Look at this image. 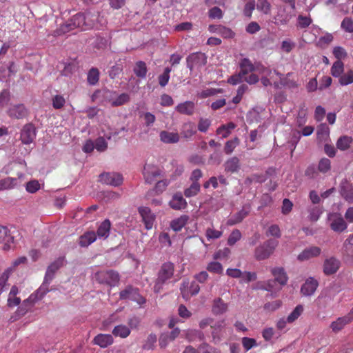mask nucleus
I'll list each match as a JSON object with an SVG mask.
<instances>
[{
	"label": "nucleus",
	"mask_w": 353,
	"mask_h": 353,
	"mask_svg": "<svg viewBox=\"0 0 353 353\" xmlns=\"http://www.w3.org/2000/svg\"><path fill=\"white\" fill-rule=\"evenodd\" d=\"M133 72L137 77L142 79H145L148 72L146 63L143 61L136 62L133 68Z\"/></svg>",
	"instance_id": "obj_34"
},
{
	"label": "nucleus",
	"mask_w": 353,
	"mask_h": 353,
	"mask_svg": "<svg viewBox=\"0 0 353 353\" xmlns=\"http://www.w3.org/2000/svg\"><path fill=\"white\" fill-rule=\"evenodd\" d=\"M52 101V106L54 109H61L65 103V98L60 94H57L53 97Z\"/></svg>",
	"instance_id": "obj_57"
},
{
	"label": "nucleus",
	"mask_w": 353,
	"mask_h": 353,
	"mask_svg": "<svg viewBox=\"0 0 353 353\" xmlns=\"http://www.w3.org/2000/svg\"><path fill=\"white\" fill-rule=\"evenodd\" d=\"M309 219L312 221H316L323 213V209L319 206H314L308 210Z\"/></svg>",
	"instance_id": "obj_48"
},
{
	"label": "nucleus",
	"mask_w": 353,
	"mask_h": 353,
	"mask_svg": "<svg viewBox=\"0 0 353 353\" xmlns=\"http://www.w3.org/2000/svg\"><path fill=\"white\" fill-rule=\"evenodd\" d=\"M352 142V137L348 136H342L338 139L336 142V147L340 150L345 151L350 147Z\"/></svg>",
	"instance_id": "obj_44"
},
{
	"label": "nucleus",
	"mask_w": 353,
	"mask_h": 353,
	"mask_svg": "<svg viewBox=\"0 0 353 353\" xmlns=\"http://www.w3.org/2000/svg\"><path fill=\"white\" fill-rule=\"evenodd\" d=\"M224 170L227 173H235L239 171L241 164L239 159L236 157H232L225 161L223 164Z\"/></svg>",
	"instance_id": "obj_21"
},
{
	"label": "nucleus",
	"mask_w": 353,
	"mask_h": 353,
	"mask_svg": "<svg viewBox=\"0 0 353 353\" xmlns=\"http://www.w3.org/2000/svg\"><path fill=\"white\" fill-rule=\"evenodd\" d=\"M241 232L240 230L235 229L232 230L228 239V244L230 246L234 245L237 241L241 239Z\"/></svg>",
	"instance_id": "obj_53"
},
{
	"label": "nucleus",
	"mask_w": 353,
	"mask_h": 353,
	"mask_svg": "<svg viewBox=\"0 0 353 353\" xmlns=\"http://www.w3.org/2000/svg\"><path fill=\"white\" fill-rule=\"evenodd\" d=\"M119 299L121 300H130L139 305L145 303L146 300L140 294L139 289L132 285H128L119 292Z\"/></svg>",
	"instance_id": "obj_7"
},
{
	"label": "nucleus",
	"mask_w": 353,
	"mask_h": 353,
	"mask_svg": "<svg viewBox=\"0 0 353 353\" xmlns=\"http://www.w3.org/2000/svg\"><path fill=\"white\" fill-rule=\"evenodd\" d=\"M350 322V321L349 317H347L346 316L339 317L335 321H333L331 323L330 327L333 332H336L342 330L345 325H346Z\"/></svg>",
	"instance_id": "obj_38"
},
{
	"label": "nucleus",
	"mask_w": 353,
	"mask_h": 353,
	"mask_svg": "<svg viewBox=\"0 0 353 353\" xmlns=\"http://www.w3.org/2000/svg\"><path fill=\"white\" fill-rule=\"evenodd\" d=\"M303 311V307L301 305H298L293 311L288 316V323H292L296 321L302 314Z\"/></svg>",
	"instance_id": "obj_46"
},
{
	"label": "nucleus",
	"mask_w": 353,
	"mask_h": 353,
	"mask_svg": "<svg viewBox=\"0 0 353 353\" xmlns=\"http://www.w3.org/2000/svg\"><path fill=\"white\" fill-rule=\"evenodd\" d=\"M207 56L201 52H196L190 54L186 57L187 68L192 71L194 69H200L207 63Z\"/></svg>",
	"instance_id": "obj_8"
},
{
	"label": "nucleus",
	"mask_w": 353,
	"mask_h": 353,
	"mask_svg": "<svg viewBox=\"0 0 353 353\" xmlns=\"http://www.w3.org/2000/svg\"><path fill=\"white\" fill-rule=\"evenodd\" d=\"M172 71V69L170 67H166L164 69L163 74L159 76V83L161 87H165L170 79V73Z\"/></svg>",
	"instance_id": "obj_52"
},
{
	"label": "nucleus",
	"mask_w": 353,
	"mask_h": 353,
	"mask_svg": "<svg viewBox=\"0 0 353 353\" xmlns=\"http://www.w3.org/2000/svg\"><path fill=\"white\" fill-rule=\"evenodd\" d=\"M186 340L189 342H194L196 341H200L205 342V334L200 330L189 329L185 331Z\"/></svg>",
	"instance_id": "obj_29"
},
{
	"label": "nucleus",
	"mask_w": 353,
	"mask_h": 353,
	"mask_svg": "<svg viewBox=\"0 0 353 353\" xmlns=\"http://www.w3.org/2000/svg\"><path fill=\"white\" fill-rule=\"evenodd\" d=\"M99 181L102 183L117 187L122 184L123 178L119 173L106 172L99 175Z\"/></svg>",
	"instance_id": "obj_11"
},
{
	"label": "nucleus",
	"mask_w": 353,
	"mask_h": 353,
	"mask_svg": "<svg viewBox=\"0 0 353 353\" xmlns=\"http://www.w3.org/2000/svg\"><path fill=\"white\" fill-rule=\"evenodd\" d=\"M272 274L274 277V280L281 286L286 285L288 277L285 270L283 268L276 267L271 270Z\"/></svg>",
	"instance_id": "obj_25"
},
{
	"label": "nucleus",
	"mask_w": 353,
	"mask_h": 353,
	"mask_svg": "<svg viewBox=\"0 0 353 353\" xmlns=\"http://www.w3.org/2000/svg\"><path fill=\"white\" fill-rule=\"evenodd\" d=\"M344 65L341 61H336L331 68V74L334 77H339L343 72Z\"/></svg>",
	"instance_id": "obj_45"
},
{
	"label": "nucleus",
	"mask_w": 353,
	"mask_h": 353,
	"mask_svg": "<svg viewBox=\"0 0 353 353\" xmlns=\"http://www.w3.org/2000/svg\"><path fill=\"white\" fill-rule=\"evenodd\" d=\"M250 206L244 205L241 210L231 216L227 221V225L232 226L241 223L250 213Z\"/></svg>",
	"instance_id": "obj_17"
},
{
	"label": "nucleus",
	"mask_w": 353,
	"mask_h": 353,
	"mask_svg": "<svg viewBox=\"0 0 353 353\" xmlns=\"http://www.w3.org/2000/svg\"><path fill=\"white\" fill-rule=\"evenodd\" d=\"M99 71L97 68H92L88 72L87 81L90 85H95L99 80Z\"/></svg>",
	"instance_id": "obj_41"
},
{
	"label": "nucleus",
	"mask_w": 353,
	"mask_h": 353,
	"mask_svg": "<svg viewBox=\"0 0 353 353\" xmlns=\"http://www.w3.org/2000/svg\"><path fill=\"white\" fill-rule=\"evenodd\" d=\"M330 128L326 123H321L317 128V135L320 139H326L329 137Z\"/></svg>",
	"instance_id": "obj_49"
},
{
	"label": "nucleus",
	"mask_w": 353,
	"mask_h": 353,
	"mask_svg": "<svg viewBox=\"0 0 353 353\" xmlns=\"http://www.w3.org/2000/svg\"><path fill=\"white\" fill-rule=\"evenodd\" d=\"M76 28L85 30V19L83 13L79 12L74 15L69 21L61 26L63 32H67Z\"/></svg>",
	"instance_id": "obj_9"
},
{
	"label": "nucleus",
	"mask_w": 353,
	"mask_h": 353,
	"mask_svg": "<svg viewBox=\"0 0 353 353\" xmlns=\"http://www.w3.org/2000/svg\"><path fill=\"white\" fill-rule=\"evenodd\" d=\"M222 234V231L216 230L213 228H208L205 231V236L208 240L219 239Z\"/></svg>",
	"instance_id": "obj_61"
},
{
	"label": "nucleus",
	"mask_w": 353,
	"mask_h": 353,
	"mask_svg": "<svg viewBox=\"0 0 353 353\" xmlns=\"http://www.w3.org/2000/svg\"><path fill=\"white\" fill-rule=\"evenodd\" d=\"M279 241L275 239H268L255 249L254 256L256 260L262 261L269 258L277 247Z\"/></svg>",
	"instance_id": "obj_3"
},
{
	"label": "nucleus",
	"mask_w": 353,
	"mask_h": 353,
	"mask_svg": "<svg viewBox=\"0 0 353 353\" xmlns=\"http://www.w3.org/2000/svg\"><path fill=\"white\" fill-rule=\"evenodd\" d=\"M225 327L224 320L216 322L214 325H211L212 328V342L217 343L221 341L222 339V330Z\"/></svg>",
	"instance_id": "obj_26"
},
{
	"label": "nucleus",
	"mask_w": 353,
	"mask_h": 353,
	"mask_svg": "<svg viewBox=\"0 0 353 353\" xmlns=\"http://www.w3.org/2000/svg\"><path fill=\"white\" fill-rule=\"evenodd\" d=\"M339 82L341 85H347L353 83V71L350 70L346 74L341 75Z\"/></svg>",
	"instance_id": "obj_56"
},
{
	"label": "nucleus",
	"mask_w": 353,
	"mask_h": 353,
	"mask_svg": "<svg viewBox=\"0 0 353 353\" xmlns=\"http://www.w3.org/2000/svg\"><path fill=\"white\" fill-rule=\"evenodd\" d=\"M130 101V95L127 93H122L119 95L115 99L112 100V106H120L125 104Z\"/></svg>",
	"instance_id": "obj_47"
},
{
	"label": "nucleus",
	"mask_w": 353,
	"mask_h": 353,
	"mask_svg": "<svg viewBox=\"0 0 353 353\" xmlns=\"http://www.w3.org/2000/svg\"><path fill=\"white\" fill-rule=\"evenodd\" d=\"M97 240V234L94 231L85 232L80 236L79 245L82 248H87Z\"/></svg>",
	"instance_id": "obj_27"
},
{
	"label": "nucleus",
	"mask_w": 353,
	"mask_h": 353,
	"mask_svg": "<svg viewBox=\"0 0 353 353\" xmlns=\"http://www.w3.org/2000/svg\"><path fill=\"white\" fill-rule=\"evenodd\" d=\"M239 144V139L237 137L234 138L232 140H229L225 143L224 147V152L227 154H230L235 148Z\"/></svg>",
	"instance_id": "obj_51"
},
{
	"label": "nucleus",
	"mask_w": 353,
	"mask_h": 353,
	"mask_svg": "<svg viewBox=\"0 0 353 353\" xmlns=\"http://www.w3.org/2000/svg\"><path fill=\"white\" fill-rule=\"evenodd\" d=\"M195 104L191 101H186L183 103H181L178 104L175 108L176 112L185 115L193 114Z\"/></svg>",
	"instance_id": "obj_28"
},
{
	"label": "nucleus",
	"mask_w": 353,
	"mask_h": 353,
	"mask_svg": "<svg viewBox=\"0 0 353 353\" xmlns=\"http://www.w3.org/2000/svg\"><path fill=\"white\" fill-rule=\"evenodd\" d=\"M207 270L215 274H221L223 270L222 265L216 261L210 262L207 266Z\"/></svg>",
	"instance_id": "obj_55"
},
{
	"label": "nucleus",
	"mask_w": 353,
	"mask_h": 353,
	"mask_svg": "<svg viewBox=\"0 0 353 353\" xmlns=\"http://www.w3.org/2000/svg\"><path fill=\"white\" fill-rule=\"evenodd\" d=\"M43 296L37 294V290L32 294L27 299L24 300L22 304L17 308L15 314L11 316L10 321H15L21 316H23L30 309L33 304L39 300H41Z\"/></svg>",
	"instance_id": "obj_5"
},
{
	"label": "nucleus",
	"mask_w": 353,
	"mask_h": 353,
	"mask_svg": "<svg viewBox=\"0 0 353 353\" xmlns=\"http://www.w3.org/2000/svg\"><path fill=\"white\" fill-rule=\"evenodd\" d=\"M40 189V183L37 180H32L26 183V190L28 192L33 194Z\"/></svg>",
	"instance_id": "obj_59"
},
{
	"label": "nucleus",
	"mask_w": 353,
	"mask_h": 353,
	"mask_svg": "<svg viewBox=\"0 0 353 353\" xmlns=\"http://www.w3.org/2000/svg\"><path fill=\"white\" fill-rule=\"evenodd\" d=\"M319 286V282L313 277L307 279L301 288V292L303 296H310L314 294Z\"/></svg>",
	"instance_id": "obj_18"
},
{
	"label": "nucleus",
	"mask_w": 353,
	"mask_h": 353,
	"mask_svg": "<svg viewBox=\"0 0 353 353\" xmlns=\"http://www.w3.org/2000/svg\"><path fill=\"white\" fill-rule=\"evenodd\" d=\"M169 205L171 208L176 210H181L187 207V202L181 192H177L173 195Z\"/></svg>",
	"instance_id": "obj_23"
},
{
	"label": "nucleus",
	"mask_w": 353,
	"mask_h": 353,
	"mask_svg": "<svg viewBox=\"0 0 353 353\" xmlns=\"http://www.w3.org/2000/svg\"><path fill=\"white\" fill-rule=\"evenodd\" d=\"M159 137L161 141L165 143H176L179 141V135L176 132L162 131Z\"/></svg>",
	"instance_id": "obj_32"
},
{
	"label": "nucleus",
	"mask_w": 353,
	"mask_h": 353,
	"mask_svg": "<svg viewBox=\"0 0 353 353\" xmlns=\"http://www.w3.org/2000/svg\"><path fill=\"white\" fill-rule=\"evenodd\" d=\"M228 310V304L224 303L221 299L218 298L214 301L212 312L217 315L225 312Z\"/></svg>",
	"instance_id": "obj_39"
},
{
	"label": "nucleus",
	"mask_w": 353,
	"mask_h": 353,
	"mask_svg": "<svg viewBox=\"0 0 353 353\" xmlns=\"http://www.w3.org/2000/svg\"><path fill=\"white\" fill-rule=\"evenodd\" d=\"M112 332L116 337L125 339L130 334L131 331L128 326L121 324L115 326Z\"/></svg>",
	"instance_id": "obj_36"
},
{
	"label": "nucleus",
	"mask_w": 353,
	"mask_h": 353,
	"mask_svg": "<svg viewBox=\"0 0 353 353\" xmlns=\"http://www.w3.org/2000/svg\"><path fill=\"white\" fill-rule=\"evenodd\" d=\"M161 170L153 164H145L143 170V175L145 183L151 184L156 178L161 175Z\"/></svg>",
	"instance_id": "obj_14"
},
{
	"label": "nucleus",
	"mask_w": 353,
	"mask_h": 353,
	"mask_svg": "<svg viewBox=\"0 0 353 353\" xmlns=\"http://www.w3.org/2000/svg\"><path fill=\"white\" fill-rule=\"evenodd\" d=\"M332 168L331 161L325 157L321 158L317 165L318 171L322 174L328 173Z\"/></svg>",
	"instance_id": "obj_40"
},
{
	"label": "nucleus",
	"mask_w": 353,
	"mask_h": 353,
	"mask_svg": "<svg viewBox=\"0 0 353 353\" xmlns=\"http://www.w3.org/2000/svg\"><path fill=\"white\" fill-rule=\"evenodd\" d=\"M321 253V249L317 246H311L304 249L297 256L300 261L309 260L311 258L316 257Z\"/></svg>",
	"instance_id": "obj_19"
},
{
	"label": "nucleus",
	"mask_w": 353,
	"mask_h": 353,
	"mask_svg": "<svg viewBox=\"0 0 353 353\" xmlns=\"http://www.w3.org/2000/svg\"><path fill=\"white\" fill-rule=\"evenodd\" d=\"M174 272V265L171 262L163 263L158 272L157 278L154 285V292L159 293L163 285L173 276Z\"/></svg>",
	"instance_id": "obj_2"
},
{
	"label": "nucleus",
	"mask_w": 353,
	"mask_h": 353,
	"mask_svg": "<svg viewBox=\"0 0 353 353\" xmlns=\"http://www.w3.org/2000/svg\"><path fill=\"white\" fill-rule=\"evenodd\" d=\"M240 71L239 74L244 78L248 73L252 72L254 70V66L247 58L243 59L240 62Z\"/></svg>",
	"instance_id": "obj_33"
},
{
	"label": "nucleus",
	"mask_w": 353,
	"mask_h": 353,
	"mask_svg": "<svg viewBox=\"0 0 353 353\" xmlns=\"http://www.w3.org/2000/svg\"><path fill=\"white\" fill-rule=\"evenodd\" d=\"M17 183V179L7 177L0 180V191L13 188Z\"/></svg>",
	"instance_id": "obj_43"
},
{
	"label": "nucleus",
	"mask_w": 353,
	"mask_h": 353,
	"mask_svg": "<svg viewBox=\"0 0 353 353\" xmlns=\"http://www.w3.org/2000/svg\"><path fill=\"white\" fill-rule=\"evenodd\" d=\"M37 130L32 123L26 124L21 131L20 139L23 144L29 145L36 139Z\"/></svg>",
	"instance_id": "obj_12"
},
{
	"label": "nucleus",
	"mask_w": 353,
	"mask_h": 353,
	"mask_svg": "<svg viewBox=\"0 0 353 353\" xmlns=\"http://www.w3.org/2000/svg\"><path fill=\"white\" fill-rule=\"evenodd\" d=\"M94 144L95 149L99 152H103L108 148V143L105 141V139L102 137H98L95 140Z\"/></svg>",
	"instance_id": "obj_58"
},
{
	"label": "nucleus",
	"mask_w": 353,
	"mask_h": 353,
	"mask_svg": "<svg viewBox=\"0 0 353 353\" xmlns=\"http://www.w3.org/2000/svg\"><path fill=\"white\" fill-rule=\"evenodd\" d=\"M96 280L100 283H105L110 286H116L119 281V274L114 270H102L95 274Z\"/></svg>",
	"instance_id": "obj_6"
},
{
	"label": "nucleus",
	"mask_w": 353,
	"mask_h": 353,
	"mask_svg": "<svg viewBox=\"0 0 353 353\" xmlns=\"http://www.w3.org/2000/svg\"><path fill=\"white\" fill-rule=\"evenodd\" d=\"M114 342L113 337L109 334H99L93 339V343L102 348H105Z\"/></svg>",
	"instance_id": "obj_24"
},
{
	"label": "nucleus",
	"mask_w": 353,
	"mask_h": 353,
	"mask_svg": "<svg viewBox=\"0 0 353 353\" xmlns=\"http://www.w3.org/2000/svg\"><path fill=\"white\" fill-rule=\"evenodd\" d=\"M341 27L347 32H353V20L350 17L344 18L341 22Z\"/></svg>",
	"instance_id": "obj_63"
},
{
	"label": "nucleus",
	"mask_w": 353,
	"mask_h": 353,
	"mask_svg": "<svg viewBox=\"0 0 353 353\" xmlns=\"http://www.w3.org/2000/svg\"><path fill=\"white\" fill-rule=\"evenodd\" d=\"M14 243V237L11 235L9 230L4 226L0 225V243H3V250H8L11 244Z\"/></svg>",
	"instance_id": "obj_20"
},
{
	"label": "nucleus",
	"mask_w": 353,
	"mask_h": 353,
	"mask_svg": "<svg viewBox=\"0 0 353 353\" xmlns=\"http://www.w3.org/2000/svg\"><path fill=\"white\" fill-rule=\"evenodd\" d=\"M327 219L330 223V228L336 232H343L347 228V223L339 213H329Z\"/></svg>",
	"instance_id": "obj_10"
},
{
	"label": "nucleus",
	"mask_w": 353,
	"mask_h": 353,
	"mask_svg": "<svg viewBox=\"0 0 353 353\" xmlns=\"http://www.w3.org/2000/svg\"><path fill=\"white\" fill-rule=\"evenodd\" d=\"M7 112L10 117L17 119L24 118L28 114L27 108L21 103L10 105Z\"/></svg>",
	"instance_id": "obj_16"
},
{
	"label": "nucleus",
	"mask_w": 353,
	"mask_h": 353,
	"mask_svg": "<svg viewBox=\"0 0 353 353\" xmlns=\"http://www.w3.org/2000/svg\"><path fill=\"white\" fill-rule=\"evenodd\" d=\"M201 185L199 182L192 183V184L184 190V195L185 197L190 198L195 196L200 192Z\"/></svg>",
	"instance_id": "obj_42"
},
{
	"label": "nucleus",
	"mask_w": 353,
	"mask_h": 353,
	"mask_svg": "<svg viewBox=\"0 0 353 353\" xmlns=\"http://www.w3.org/2000/svg\"><path fill=\"white\" fill-rule=\"evenodd\" d=\"M340 266V261L334 256H330L325 259L323 265V272L326 276L332 275L337 272Z\"/></svg>",
	"instance_id": "obj_13"
},
{
	"label": "nucleus",
	"mask_w": 353,
	"mask_h": 353,
	"mask_svg": "<svg viewBox=\"0 0 353 353\" xmlns=\"http://www.w3.org/2000/svg\"><path fill=\"white\" fill-rule=\"evenodd\" d=\"M169 183L170 182L167 179L159 181L154 188V191L157 194H161L165 190Z\"/></svg>",
	"instance_id": "obj_64"
},
{
	"label": "nucleus",
	"mask_w": 353,
	"mask_h": 353,
	"mask_svg": "<svg viewBox=\"0 0 353 353\" xmlns=\"http://www.w3.org/2000/svg\"><path fill=\"white\" fill-rule=\"evenodd\" d=\"M199 353H220L217 349L211 347L206 342H203L198 347Z\"/></svg>",
	"instance_id": "obj_54"
},
{
	"label": "nucleus",
	"mask_w": 353,
	"mask_h": 353,
	"mask_svg": "<svg viewBox=\"0 0 353 353\" xmlns=\"http://www.w3.org/2000/svg\"><path fill=\"white\" fill-rule=\"evenodd\" d=\"M111 223L109 219H105L98 227L97 238L106 239L110 232Z\"/></svg>",
	"instance_id": "obj_30"
},
{
	"label": "nucleus",
	"mask_w": 353,
	"mask_h": 353,
	"mask_svg": "<svg viewBox=\"0 0 353 353\" xmlns=\"http://www.w3.org/2000/svg\"><path fill=\"white\" fill-rule=\"evenodd\" d=\"M196 132V125L192 122L185 123L181 128V134L185 139H189Z\"/></svg>",
	"instance_id": "obj_35"
},
{
	"label": "nucleus",
	"mask_w": 353,
	"mask_h": 353,
	"mask_svg": "<svg viewBox=\"0 0 353 353\" xmlns=\"http://www.w3.org/2000/svg\"><path fill=\"white\" fill-rule=\"evenodd\" d=\"M83 14L85 19V30L93 28L99 29L105 22L103 17L97 11L89 10Z\"/></svg>",
	"instance_id": "obj_4"
},
{
	"label": "nucleus",
	"mask_w": 353,
	"mask_h": 353,
	"mask_svg": "<svg viewBox=\"0 0 353 353\" xmlns=\"http://www.w3.org/2000/svg\"><path fill=\"white\" fill-rule=\"evenodd\" d=\"M66 264L65 257L64 256H59L47 268L44 279L41 286L37 289V294L44 296L49 291V285L54 277L55 273Z\"/></svg>",
	"instance_id": "obj_1"
},
{
	"label": "nucleus",
	"mask_w": 353,
	"mask_h": 353,
	"mask_svg": "<svg viewBox=\"0 0 353 353\" xmlns=\"http://www.w3.org/2000/svg\"><path fill=\"white\" fill-rule=\"evenodd\" d=\"M256 8L265 14H268L271 10V4L268 0H257Z\"/></svg>",
	"instance_id": "obj_50"
},
{
	"label": "nucleus",
	"mask_w": 353,
	"mask_h": 353,
	"mask_svg": "<svg viewBox=\"0 0 353 353\" xmlns=\"http://www.w3.org/2000/svg\"><path fill=\"white\" fill-rule=\"evenodd\" d=\"M188 220V216L183 215L180 217L172 220L170 222V228L175 232L181 231L185 225Z\"/></svg>",
	"instance_id": "obj_37"
},
{
	"label": "nucleus",
	"mask_w": 353,
	"mask_h": 353,
	"mask_svg": "<svg viewBox=\"0 0 353 353\" xmlns=\"http://www.w3.org/2000/svg\"><path fill=\"white\" fill-rule=\"evenodd\" d=\"M241 282L249 283V282L256 280L257 275H256V273L254 272L245 271V272H242V276L241 277Z\"/></svg>",
	"instance_id": "obj_62"
},
{
	"label": "nucleus",
	"mask_w": 353,
	"mask_h": 353,
	"mask_svg": "<svg viewBox=\"0 0 353 353\" xmlns=\"http://www.w3.org/2000/svg\"><path fill=\"white\" fill-rule=\"evenodd\" d=\"M208 16L210 19H221L223 18V13L220 8L214 6L209 10Z\"/></svg>",
	"instance_id": "obj_60"
},
{
	"label": "nucleus",
	"mask_w": 353,
	"mask_h": 353,
	"mask_svg": "<svg viewBox=\"0 0 353 353\" xmlns=\"http://www.w3.org/2000/svg\"><path fill=\"white\" fill-rule=\"evenodd\" d=\"M138 212L140 214L142 221L144 223L146 230L152 228L154 222L155 221V215L151 212V210L146 206H141L138 208Z\"/></svg>",
	"instance_id": "obj_15"
},
{
	"label": "nucleus",
	"mask_w": 353,
	"mask_h": 353,
	"mask_svg": "<svg viewBox=\"0 0 353 353\" xmlns=\"http://www.w3.org/2000/svg\"><path fill=\"white\" fill-rule=\"evenodd\" d=\"M291 18L292 14L287 12L286 8H281L275 17L276 23L277 25H286Z\"/></svg>",
	"instance_id": "obj_31"
},
{
	"label": "nucleus",
	"mask_w": 353,
	"mask_h": 353,
	"mask_svg": "<svg viewBox=\"0 0 353 353\" xmlns=\"http://www.w3.org/2000/svg\"><path fill=\"white\" fill-rule=\"evenodd\" d=\"M340 188L341 194L344 199L348 203H353V185L344 180L341 182Z\"/></svg>",
	"instance_id": "obj_22"
}]
</instances>
